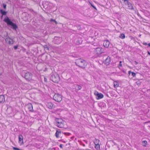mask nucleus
Instances as JSON below:
<instances>
[{"label": "nucleus", "instance_id": "nucleus-30", "mask_svg": "<svg viewBox=\"0 0 150 150\" xmlns=\"http://www.w3.org/2000/svg\"><path fill=\"white\" fill-rule=\"evenodd\" d=\"M131 74H132V75L133 76L135 77L136 76V74L134 72H131Z\"/></svg>", "mask_w": 150, "mask_h": 150}, {"label": "nucleus", "instance_id": "nucleus-48", "mask_svg": "<svg viewBox=\"0 0 150 150\" xmlns=\"http://www.w3.org/2000/svg\"><path fill=\"white\" fill-rule=\"evenodd\" d=\"M106 96H107L108 97H109L108 95L106 94Z\"/></svg>", "mask_w": 150, "mask_h": 150}, {"label": "nucleus", "instance_id": "nucleus-40", "mask_svg": "<svg viewBox=\"0 0 150 150\" xmlns=\"http://www.w3.org/2000/svg\"><path fill=\"white\" fill-rule=\"evenodd\" d=\"M134 62L135 64L136 65H137V64H138V62H137L136 61H135Z\"/></svg>", "mask_w": 150, "mask_h": 150}, {"label": "nucleus", "instance_id": "nucleus-14", "mask_svg": "<svg viewBox=\"0 0 150 150\" xmlns=\"http://www.w3.org/2000/svg\"><path fill=\"white\" fill-rule=\"evenodd\" d=\"M110 57L108 56L105 60L104 63L106 65H108L110 64Z\"/></svg>", "mask_w": 150, "mask_h": 150}, {"label": "nucleus", "instance_id": "nucleus-1", "mask_svg": "<svg viewBox=\"0 0 150 150\" xmlns=\"http://www.w3.org/2000/svg\"><path fill=\"white\" fill-rule=\"evenodd\" d=\"M75 63L76 66L83 69H84L87 66L85 61L81 58L76 59Z\"/></svg>", "mask_w": 150, "mask_h": 150}, {"label": "nucleus", "instance_id": "nucleus-2", "mask_svg": "<svg viewBox=\"0 0 150 150\" xmlns=\"http://www.w3.org/2000/svg\"><path fill=\"white\" fill-rule=\"evenodd\" d=\"M4 21L8 25L11 26V28L13 30H16L18 28L17 26L16 23H14L11 21L8 17L5 18L4 20Z\"/></svg>", "mask_w": 150, "mask_h": 150}, {"label": "nucleus", "instance_id": "nucleus-35", "mask_svg": "<svg viewBox=\"0 0 150 150\" xmlns=\"http://www.w3.org/2000/svg\"><path fill=\"white\" fill-rule=\"evenodd\" d=\"M123 3L125 4H127L128 5H131V4L129 2L128 4L126 2H123Z\"/></svg>", "mask_w": 150, "mask_h": 150}, {"label": "nucleus", "instance_id": "nucleus-16", "mask_svg": "<svg viewBox=\"0 0 150 150\" xmlns=\"http://www.w3.org/2000/svg\"><path fill=\"white\" fill-rule=\"evenodd\" d=\"M56 38L55 39V43L57 44L60 43L62 41V39L60 38Z\"/></svg>", "mask_w": 150, "mask_h": 150}, {"label": "nucleus", "instance_id": "nucleus-11", "mask_svg": "<svg viewBox=\"0 0 150 150\" xmlns=\"http://www.w3.org/2000/svg\"><path fill=\"white\" fill-rule=\"evenodd\" d=\"M18 142L21 143V144H23V137L21 134H19L18 136Z\"/></svg>", "mask_w": 150, "mask_h": 150}, {"label": "nucleus", "instance_id": "nucleus-39", "mask_svg": "<svg viewBox=\"0 0 150 150\" xmlns=\"http://www.w3.org/2000/svg\"><path fill=\"white\" fill-rule=\"evenodd\" d=\"M81 145L83 146H85V145L83 143H81Z\"/></svg>", "mask_w": 150, "mask_h": 150}, {"label": "nucleus", "instance_id": "nucleus-22", "mask_svg": "<svg viewBox=\"0 0 150 150\" xmlns=\"http://www.w3.org/2000/svg\"><path fill=\"white\" fill-rule=\"evenodd\" d=\"M4 34L3 35V37H2V38L4 39L5 38H6L7 37H9L8 36V33L7 32H5L4 33Z\"/></svg>", "mask_w": 150, "mask_h": 150}, {"label": "nucleus", "instance_id": "nucleus-49", "mask_svg": "<svg viewBox=\"0 0 150 150\" xmlns=\"http://www.w3.org/2000/svg\"><path fill=\"white\" fill-rule=\"evenodd\" d=\"M73 138H74V137H71V138H72V139H73Z\"/></svg>", "mask_w": 150, "mask_h": 150}, {"label": "nucleus", "instance_id": "nucleus-6", "mask_svg": "<svg viewBox=\"0 0 150 150\" xmlns=\"http://www.w3.org/2000/svg\"><path fill=\"white\" fill-rule=\"evenodd\" d=\"M95 52L98 55L103 52L104 49L101 47H97L95 50Z\"/></svg>", "mask_w": 150, "mask_h": 150}, {"label": "nucleus", "instance_id": "nucleus-46", "mask_svg": "<svg viewBox=\"0 0 150 150\" xmlns=\"http://www.w3.org/2000/svg\"><path fill=\"white\" fill-rule=\"evenodd\" d=\"M93 6V8H94V9H96V7H95L94 6Z\"/></svg>", "mask_w": 150, "mask_h": 150}, {"label": "nucleus", "instance_id": "nucleus-44", "mask_svg": "<svg viewBox=\"0 0 150 150\" xmlns=\"http://www.w3.org/2000/svg\"><path fill=\"white\" fill-rule=\"evenodd\" d=\"M137 15H138V16H140V14L139 13H137Z\"/></svg>", "mask_w": 150, "mask_h": 150}, {"label": "nucleus", "instance_id": "nucleus-13", "mask_svg": "<svg viewBox=\"0 0 150 150\" xmlns=\"http://www.w3.org/2000/svg\"><path fill=\"white\" fill-rule=\"evenodd\" d=\"M47 105L48 108L50 109H52L55 107V105L51 102H48L47 103Z\"/></svg>", "mask_w": 150, "mask_h": 150}, {"label": "nucleus", "instance_id": "nucleus-9", "mask_svg": "<svg viewBox=\"0 0 150 150\" xmlns=\"http://www.w3.org/2000/svg\"><path fill=\"white\" fill-rule=\"evenodd\" d=\"M94 94L97 97V99H99L103 98V95L101 93H98V92L96 91Z\"/></svg>", "mask_w": 150, "mask_h": 150}, {"label": "nucleus", "instance_id": "nucleus-33", "mask_svg": "<svg viewBox=\"0 0 150 150\" xmlns=\"http://www.w3.org/2000/svg\"><path fill=\"white\" fill-rule=\"evenodd\" d=\"M18 45H16V46H14V47H13V48H14V49L15 50H16L18 48Z\"/></svg>", "mask_w": 150, "mask_h": 150}, {"label": "nucleus", "instance_id": "nucleus-52", "mask_svg": "<svg viewBox=\"0 0 150 150\" xmlns=\"http://www.w3.org/2000/svg\"><path fill=\"white\" fill-rule=\"evenodd\" d=\"M32 10L33 11V12L34 11H33V10Z\"/></svg>", "mask_w": 150, "mask_h": 150}, {"label": "nucleus", "instance_id": "nucleus-27", "mask_svg": "<svg viewBox=\"0 0 150 150\" xmlns=\"http://www.w3.org/2000/svg\"><path fill=\"white\" fill-rule=\"evenodd\" d=\"M44 48L47 50H49V48L47 45H45L43 46Z\"/></svg>", "mask_w": 150, "mask_h": 150}, {"label": "nucleus", "instance_id": "nucleus-8", "mask_svg": "<svg viewBox=\"0 0 150 150\" xmlns=\"http://www.w3.org/2000/svg\"><path fill=\"white\" fill-rule=\"evenodd\" d=\"M32 75L30 72H28L25 73L24 77L27 80H30L32 79Z\"/></svg>", "mask_w": 150, "mask_h": 150}, {"label": "nucleus", "instance_id": "nucleus-45", "mask_svg": "<svg viewBox=\"0 0 150 150\" xmlns=\"http://www.w3.org/2000/svg\"><path fill=\"white\" fill-rule=\"evenodd\" d=\"M84 141L86 143V144L87 143V141H86V140H84Z\"/></svg>", "mask_w": 150, "mask_h": 150}, {"label": "nucleus", "instance_id": "nucleus-19", "mask_svg": "<svg viewBox=\"0 0 150 150\" xmlns=\"http://www.w3.org/2000/svg\"><path fill=\"white\" fill-rule=\"evenodd\" d=\"M82 88V87L81 86L77 84L76 85L75 87V90L77 91H79Z\"/></svg>", "mask_w": 150, "mask_h": 150}, {"label": "nucleus", "instance_id": "nucleus-47", "mask_svg": "<svg viewBox=\"0 0 150 150\" xmlns=\"http://www.w3.org/2000/svg\"><path fill=\"white\" fill-rule=\"evenodd\" d=\"M85 150H91L90 149H85Z\"/></svg>", "mask_w": 150, "mask_h": 150}, {"label": "nucleus", "instance_id": "nucleus-34", "mask_svg": "<svg viewBox=\"0 0 150 150\" xmlns=\"http://www.w3.org/2000/svg\"><path fill=\"white\" fill-rule=\"evenodd\" d=\"M50 21H52L54 22H55V23L56 24H57V22L56 21H55V20H54V19H51V20H50Z\"/></svg>", "mask_w": 150, "mask_h": 150}, {"label": "nucleus", "instance_id": "nucleus-28", "mask_svg": "<svg viewBox=\"0 0 150 150\" xmlns=\"http://www.w3.org/2000/svg\"><path fill=\"white\" fill-rule=\"evenodd\" d=\"M143 44L144 45H148L149 47H150V43H147L146 42H143Z\"/></svg>", "mask_w": 150, "mask_h": 150}, {"label": "nucleus", "instance_id": "nucleus-24", "mask_svg": "<svg viewBox=\"0 0 150 150\" xmlns=\"http://www.w3.org/2000/svg\"><path fill=\"white\" fill-rule=\"evenodd\" d=\"M99 140L98 139H96L94 141L95 145L99 144Z\"/></svg>", "mask_w": 150, "mask_h": 150}, {"label": "nucleus", "instance_id": "nucleus-17", "mask_svg": "<svg viewBox=\"0 0 150 150\" xmlns=\"http://www.w3.org/2000/svg\"><path fill=\"white\" fill-rule=\"evenodd\" d=\"M0 13L2 14L1 17V18H2L3 16L6 15L7 12L4 11L3 10H0Z\"/></svg>", "mask_w": 150, "mask_h": 150}, {"label": "nucleus", "instance_id": "nucleus-38", "mask_svg": "<svg viewBox=\"0 0 150 150\" xmlns=\"http://www.w3.org/2000/svg\"><path fill=\"white\" fill-rule=\"evenodd\" d=\"M72 56L74 57H76V54H73Z\"/></svg>", "mask_w": 150, "mask_h": 150}, {"label": "nucleus", "instance_id": "nucleus-29", "mask_svg": "<svg viewBox=\"0 0 150 150\" xmlns=\"http://www.w3.org/2000/svg\"><path fill=\"white\" fill-rule=\"evenodd\" d=\"M120 1L121 3H123V2H126L128 4L129 1L127 0H120Z\"/></svg>", "mask_w": 150, "mask_h": 150}, {"label": "nucleus", "instance_id": "nucleus-4", "mask_svg": "<svg viewBox=\"0 0 150 150\" xmlns=\"http://www.w3.org/2000/svg\"><path fill=\"white\" fill-rule=\"evenodd\" d=\"M55 125L58 127L60 128L64 127V122L61 118H56L55 119Z\"/></svg>", "mask_w": 150, "mask_h": 150}, {"label": "nucleus", "instance_id": "nucleus-18", "mask_svg": "<svg viewBox=\"0 0 150 150\" xmlns=\"http://www.w3.org/2000/svg\"><path fill=\"white\" fill-rule=\"evenodd\" d=\"M61 133V132L60 129L57 130L55 133V136L57 138H58L59 137V135Z\"/></svg>", "mask_w": 150, "mask_h": 150}, {"label": "nucleus", "instance_id": "nucleus-5", "mask_svg": "<svg viewBox=\"0 0 150 150\" xmlns=\"http://www.w3.org/2000/svg\"><path fill=\"white\" fill-rule=\"evenodd\" d=\"M53 99L56 101L59 102L62 100V96L58 93H55L53 96Z\"/></svg>", "mask_w": 150, "mask_h": 150}, {"label": "nucleus", "instance_id": "nucleus-41", "mask_svg": "<svg viewBox=\"0 0 150 150\" xmlns=\"http://www.w3.org/2000/svg\"><path fill=\"white\" fill-rule=\"evenodd\" d=\"M63 146V145L62 144H60L59 145V147L61 148H62Z\"/></svg>", "mask_w": 150, "mask_h": 150}, {"label": "nucleus", "instance_id": "nucleus-12", "mask_svg": "<svg viewBox=\"0 0 150 150\" xmlns=\"http://www.w3.org/2000/svg\"><path fill=\"white\" fill-rule=\"evenodd\" d=\"M110 42L108 40H106L104 41L103 45L106 48H108Z\"/></svg>", "mask_w": 150, "mask_h": 150}, {"label": "nucleus", "instance_id": "nucleus-15", "mask_svg": "<svg viewBox=\"0 0 150 150\" xmlns=\"http://www.w3.org/2000/svg\"><path fill=\"white\" fill-rule=\"evenodd\" d=\"M5 101L4 96L3 95H0V103H3Z\"/></svg>", "mask_w": 150, "mask_h": 150}, {"label": "nucleus", "instance_id": "nucleus-32", "mask_svg": "<svg viewBox=\"0 0 150 150\" xmlns=\"http://www.w3.org/2000/svg\"><path fill=\"white\" fill-rule=\"evenodd\" d=\"M13 149L14 150H21L20 149H19L18 148H17V147H13Z\"/></svg>", "mask_w": 150, "mask_h": 150}, {"label": "nucleus", "instance_id": "nucleus-25", "mask_svg": "<svg viewBox=\"0 0 150 150\" xmlns=\"http://www.w3.org/2000/svg\"><path fill=\"white\" fill-rule=\"evenodd\" d=\"M143 146H145L147 144V142L146 141H143L142 142Z\"/></svg>", "mask_w": 150, "mask_h": 150}, {"label": "nucleus", "instance_id": "nucleus-7", "mask_svg": "<svg viewBox=\"0 0 150 150\" xmlns=\"http://www.w3.org/2000/svg\"><path fill=\"white\" fill-rule=\"evenodd\" d=\"M5 41L6 43L8 45H12L13 44L14 41L13 39L8 37L5 39Z\"/></svg>", "mask_w": 150, "mask_h": 150}, {"label": "nucleus", "instance_id": "nucleus-10", "mask_svg": "<svg viewBox=\"0 0 150 150\" xmlns=\"http://www.w3.org/2000/svg\"><path fill=\"white\" fill-rule=\"evenodd\" d=\"M27 107L29 110L31 112L33 111V105L31 103H29L27 105Z\"/></svg>", "mask_w": 150, "mask_h": 150}, {"label": "nucleus", "instance_id": "nucleus-42", "mask_svg": "<svg viewBox=\"0 0 150 150\" xmlns=\"http://www.w3.org/2000/svg\"><path fill=\"white\" fill-rule=\"evenodd\" d=\"M44 81L45 82H47V79L45 78H44Z\"/></svg>", "mask_w": 150, "mask_h": 150}, {"label": "nucleus", "instance_id": "nucleus-51", "mask_svg": "<svg viewBox=\"0 0 150 150\" xmlns=\"http://www.w3.org/2000/svg\"><path fill=\"white\" fill-rule=\"evenodd\" d=\"M1 75V73L0 72V75Z\"/></svg>", "mask_w": 150, "mask_h": 150}, {"label": "nucleus", "instance_id": "nucleus-20", "mask_svg": "<svg viewBox=\"0 0 150 150\" xmlns=\"http://www.w3.org/2000/svg\"><path fill=\"white\" fill-rule=\"evenodd\" d=\"M119 83L116 82L115 81L114 83V86L115 88H117L119 86Z\"/></svg>", "mask_w": 150, "mask_h": 150}, {"label": "nucleus", "instance_id": "nucleus-37", "mask_svg": "<svg viewBox=\"0 0 150 150\" xmlns=\"http://www.w3.org/2000/svg\"><path fill=\"white\" fill-rule=\"evenodd\" d=\"M132 71H128V74L129 75L131 74V72Z\"/></svg>", "mask_w": 150, "mask_h": 150}, {"label": "nucleus", "instance_id": "nucleus-31", "mask_svg": "<svg viewBox=\"0 0 150 150\" xmlns=\"http://www.w3.org/2000/svg\"><path fill=\"white\" fill-rule=\"evenodd\" d=\"M122 62L121 61H120L119 62V64L118 65V67H122Z\"/></svg>", "mask_w": 150, "mask_h": 150}, {"label": "nucleus", "instance_id": "nucleus-26", "mask_svg": "<svg viewBox=\"0 0 150 150\" xmlns=\"http://www.w3.org/2000/svg\"><path fill=\"white\" fill-rule=\"evenodd\" d=\"M138 86H139L141 84L142 82L140 81V80H139L138 81L136 82Z\"/></svg>", "mask_w": 150, "mask_h": 150}, {"label": "nucleus", "instance_id": "nucleus-3", "mask_svg": "<svg viewBox=\"0 0 150 150\" xmlns=\"http://www.w3.org/2000/svg\"><path fill=\"white\" fill-rule=\"evenodd\" d=\"M50 79L53 82L57 83L59 81L60 78L58 74H52L50 76Z\"/></svg>", "mask_w": 150, "mask_h": 150}, {"label": "nucleus", "instance_id": "nucleus-36", "mask_svg": "<svg viewBox=\"0 0 150 150\" xmlns=\"http://www.w3.org/2000/svg\"><path fill=\"white\" fill-rule=\"evenodd\" d=\"M4 8V9L6 8V5L5 4H3V5Z\"/></svg>", "mask_w": 150, "mask_h": 150}, {"label": "nucleus", "instance_id": "nucleus-50", "mask_svg": "<svg viewBox=\"0 0 150 150\" xmlns=\"http://www.w3.org/2000/svg\"><path fill=\"white\" fill-rule=\"evenodd\" d=\"M95 44V43H93V45H94V44Z\"/></svg>", "mask_w": 150, "mask_h": 150}, {"label": "nucleus", "instance_id": "nucleus-23", "mask_svg": "<svg viewBox=\"0 0 150 150\" xmlns=\"http://www.w3.org/2000/svg\"><path fill=\"white\" fill-rule=\"evenodd\" d=\"M120 38L122 39H124L125 38V35L123 33H121L119 36Z\"/></svg>", "mask_w": 150, "mask_h": 150}, {"label": "nucleus", "instance_id": "nucleus-21", "mask_svg": "<svg viewBox=\"0 0 150 150\" xmlns=\"http://www.w3.org/2000/svg\"><path fill=\"white\" fill-rule=\"evenodd\" d=\"M95 148L97 150H99L100 149V145L99 144L95 145Z\"/></svg>", "mask_w": 150, "mask_h": 150}, {"label": "nucleus", "instance_id": "nucleus-43", "mask_svg": "<svg viewBox=\"0 0 150 150\" xmlns=\"http://www.w3.org/2000/svg\"><path fill=\"white\" fill-rule=\"evenodd\" d=\"M148 54L150 55V52H149V51L147 52Z\"/></svg>", "mask_w": 150, "mask_h": 150}]
</instances>
